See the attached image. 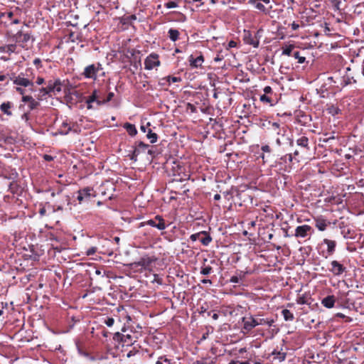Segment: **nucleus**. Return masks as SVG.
<instances>
[{
    "mask_svg": "<svg viewBox=\"0 0 364 364\" xmlns=\"http://www.w3.org/2000/svg\"><path fill=\"white\" fill-rule=\"evenodd\" d=\"M124 127L126 129L128 134L132 136H134L137 134V130L134 124L130 123H125Z\"/></svg>",
    "mask_w": 364,
    "mask_h": 364,
    "instance_id": "473e14b6",
    "label": "nucleus"
},
{
    "mask_svg": "<svg viewBox=\"0 0 364 364\" xmlns=\"http://www.w3.org/2000/svg\"><path fill=\"white\" fill-rule=\"evenodd\" d=\"M92 189H90V188H85L82 191H80L78 192V195L77 196V200L81 202L85 198H86L87 197H89L91 195H92Z\"/></svg>",
    "mask_w": 364,
    "mask_h": 364,
    "instance_id": "bb28decb",
    "label": "nucleus"
},
{
    "mask_svg": "<svg viewBox=\"0 0 364 364\" xmlns=\"http://www.w3.org/2000/svg\"><path fill=\"white\" fill-rule=\"evenodd\" d=\"M33 65H35L37 68H41L42 67V64H41V60L40 58H36L33 60Z\"/></svg>",
    "mask_w": 364,
    "mask_h": 364,
    "instance_id": "4d7b16f0",
    "label": "nucleus"
},
{
    "mask_svg": "<svg viewBox=\"0 0 364 364\" xmlns=\"http://www.w3.org/2000/svg\"><path fill=\"white\" fill-rule=\"evenodd\" d=\"M146 225L156 228L159 230H164L166 228L164 220L160 215L155 216L154 219L141 223L140 227H143Z\"/></svg>",
    "mask_w": 364,
    "mask_h": 364,
    "instance_id": "0eeeda50",
    "label": "nucleus"
},
{
    "mask_svg": "<svg viewBox=\"0 0 364 364\" xmlns=\"http://www.w3.org/2000/svg\"><path fill=\"white\" fill-rule=\"evenodd\" d=\"M243 41L254 48H257L259 45V40L256 34H252L250 31L244 30Z\"/></svg>",
    "mask_w": 364,
    "mask_h": 364,
    "instance_id": "9b49d317",
    "label": "nucleus"
},
{
    "mask_svg": "<svg viewBox=\"0 0 364 364\" xmlns=\"http://www.w3.org/2000/svg\"><path fill=\"white\" fill-rule=\"evenodd\" d=\"M323 242L327 245V252L329 255H331L334 252L336 246V241L331 240L328 239H324Z\"/></svg>",
    "mask_w": 364,
    "mask_h": 364,
    "instance_id": "393cba45",
    "label": "nucleus"
},
{
    "mask_svg": "<svg viewBox=\"0 0 364 364\" xmlns=\"http://www.w3.org/2000/svg\"><path fill=\"white\" fill-rule=\"evenodd\" d=\"M136 19V16L134 14L124 16L122 18V23L124 24H132L133 21H135Z\"/></svg>",
    "mask_w": 364,
    "mask_h": 364,
    "instance_id": "37998d69",
    "label": "nucleus"
},
{
    "mask_svg": "<svg viewBox=\"0 0 364 364\" xmlns=\"http://www.w3.org/2000/svg\"><path fill=\"white\" fill-rule=\"evenodd\" d=\"M213 269L210 266H203L200 269V274L203 275H208L211 273Z\"/></svg>",
    "mask_w": 364,
    "mask_h": 364,
    "instance_id": "de8ad7c7",
    "label": "nucleus"
},
{
    "mask_svg": "<svg viewBox=\"0 0 364 364\" xmlns=\"http://www.w3.org/2000/svg\"><path fill=\"white\" fill-rule=\"evenodd\" d=\"M281 313L286 321H291L294 319V314L288 309H283Z\"/></svg>",
    "mask_w": 364,
    "mask_h": 364,
    "instance_id": "e433bc0d",
    "label": "nucleus"
},
{
    "mask_svg": "<svg viewBox=\"0 0 364 364\" xmlns=\"http://www.w3.org/2000/svg\"><path fill=\"white\" fill-rule=\"evenodd\" d=\"M21 119L25 121L26 122H28L30 119V112H25L21 115Z\"/></svg>",
    "mask_w": 364,
    "mask_h": 364,
    "instance_id": "6e6d98bb",
    "label": "nucleus"
},
{
    "mask_svg": "<svg viewBox=\"0 0 364 364\" xmlns=\"http://www.w3.org/2000/svg\"><path fill=\"white\" fill-rule=\"evenodd\" d=\"M262 151L263 153H270L271 152V148L268 145H264L261 147Z\"/></svg>",
    "mask_w": 364,
    "mask_h": 364,
    "instance_id": "13d9d810",
    "label": "nucleus"
},
{
    "mask_svg": "<svg viewBox=\"0 0 364 364\" xmlns=\"http://www.w3.org/2000/svg\"><path fill=\"white\" fill-rule=\"evenodd\" d=\"M260 101L263 102H267L271 103L272 102V98L268 97L267 95L264 94L260 96Z\"/></svg>",
    "mask_w": 364,
    "mask_h": 364,
    "instance_id": "8fccbe9b",
    "label": "nucleus"
},
{
    "mask_svg": "<svg viewBox=\"0 0 364 364\" xmlns=\"http://www.w3.org/2000/svg\"><path fill=\"white\" fill-rule=\"evenodd\" d=\"M326 109L327 113L332 116L337 115L341 112V110L333 104H327Z\"/></svg>",
    "mask_w": 364,
    "mask_h": 364,
    "instance_id": "a878e982",
    "label": "nucleus"
},
{
    "mask_svg": "<svg viewBox=\"0 0 364 364\" xmlns=\"http://www.w3.org/2000/svg\"><path fill=\"white\" fill-rule=\"evenodd\" d=\"M11 38L16 44L26 49L31 47L34 41V38L32 36L31 33L25 31L23 28L14 34Z\"/></svg>",
    "mask_w": 364,
    "mask_h": 364,
    "instance_id": "7ed1b4c3",
    "label": "nucleus"
},
{
    "mask_svg": "<svg viewBox=\"0 0 364 364\" xmlns=\"http://www.w3.org/2000/svg\"><path fill=\"white\" fill-rule=\"evenodd\" d=\"M114 92H109L107 94V96L106 98L103 97V101H105V104L111 101L112 100V98L114 97Z\"/></svg>",
    "mask_w": 364,
    "mask_h": 364,
    "instance_id": "864d4df0",
    "label": "nucleus"
},
{
    "mask_svg": "<svg viewBox=\"0 0 364 364\" xmlns=\"http://www.w3.org/2000/svg\"><path fill=\"white\" fill-rule=\"evenodd\" d=\"M282 55L287 56H293L294 52L296 51V46L294 44H285L282 47Z\"/></svg>",
    "mask_w": 364,
    "mask_h": 364,
    "instance_id": "a211bd4d",
    "label": "nucleus"
},
{
    "mask_svg": "<svg viewBox=\"0 0 364 364\" xmlns=\"http://www.w3.org/2000/svg\"><path fill=\"white\" fill-rule=\"evenodd\" d=\"M168 38L171 41L175 42L178 40L180 33L178 30L174 28H170L168 31Z\"/></svg>",
    "mask_w": 364,
    "mask_h": 364,
    "instance_id": "2f4dec72",
    "label": "nucleus"
},
{
    "mask_svg": "<svg viewBox=\"0 0 364 364\" xmlns=\"http://www.w3.org/2000/svg\"><path fill=\"white\" fill-rule=\"evenodd\" d=\"M309 299L310 298L306 294H303L301 296H298V298L296 299V303L301 305L309 304Z\"/></svg>",
    "mask_w": 364,
    "mask_h": 364,
    "instance_id": "79ce46f5",
    "label": "nucleus"
},
{
    "mask_svg": "<svg viewBox=\"0 0 364 364\" xmlns=\"http://www.w3.org/2000/svg\"><path fill=\"white\" fill-rule=\"evenodd\" d=\"M284 23L285 25H287V21H285L284 22ZM288 26H291V29H292L293 31H296V30H298V29L299 28V27H300V26H304V23H301V24H299V23H297V22H296V21H293V22H292V23H288Z\"/></svg>",
    "mask_w": 364,
    "mask_h": 364,
    "instance_id": "49530a36",
    "label": "nucleus"
},
{
    "mask_svg": "<svg viewBox=\"0 0 364 364\" xmlns=\"http://www.w3.org/2000/svg\"><path fill=\"white\" fill-rule=\"evenodd\" d=\"M36 83L38 85H43L45 83V80L42 77H38Z\"/></svg>",
    "mask_w": 364,
    "mask_h": 364,
    "instance_id": "680f3d73",
    "label": "nucleus"
},
{
    "mask_svg": "<svg viewBox=\"0 0 364 364\" xmlns=\"http://www.w3.org/2000/svg\"><path fill=\"white\" fill-rule=\"evenodd\" d=\"M271 356H272V360L275 361H278L279 363L282 362L286 358V353L274 350L272 353Z\"/></svg>",
    "mask_w": 364,
    "mask_h": 364,
    "instance_id": "5701e85b",
    "label": "nucleus"
},
{
    "mask_svg": "<svg viewBox=\"0 0 364 364\" xmlns=\"http://www.w3.org/2000/svg\"><path fill=\"white\" fill-rule=\"evenodd\" d=\"M360 72L364 77V59L363 60L361 65H360Z\"/></svg>",
    "mask_w": 364,
    "mask_h": 364,
    "instance_id": "774afa93",
    "label": "nucleus"
},
{
    "mask_svg": "<svg viewBox=\"0 0 364 364\" xmlns=\"http://www.w3.org/2000/svg\"><path fill=\"white\" fill-rule=\"evenodd\" d=\"M224 193L226 196L230 195L231 196H233L235 194V190L233 189V187L232 186L231 189L230 191H227L224 192Z\"/></svg>",
    "mask_w": 364,
    "mask_h": 364,
    "instance_id": "69168bd1",
    "label": "nucleus"
},
{
    "mask_svg": "<svg viewBox=\"0 0 364 364\" xmlns=\"http://www.w3.org/2000/svg\"><path fill=\"white\" fill-rule=\"evenodd\" d=\"M71 130V127L67 120L63 122L62 124L59 128V133L60 134H67Z\"/></svg>",
    "mask_w": 364,
    "mask_h": 364,
    "instance_id": "7c9ffc66",
    "label": "nucleus"
},
{
    "mask_svg": "<svg viewBox=\"0 0 364 364\" xmlns=\"http://www.w3.org/2000/svg\"><path fill=\"white\" fill-rule=\"evenodd\" d=\"M264 92L265 95L271 94L272 92V89L270 86H266L264 88Z\"/></svg>",
    "mask_w": 364,
    "mask_h": 364,
    "instance_id": "e2e57ef3",
    "label": "nucleus"
},
{
    "mask_svg": "<svg viewBox=\"0 0 364 364\" xmlns=\"http://www.w3.org/2000/svg\"><path fill=\"white\" fill-rule=\"evenodd\" d=\"M35 74L33 70L31 68H27L25 72H21L17 76L14 77L13 82L18 85V87H29V90L33 92V80Z\"/></svg>",
    "mask_w": 364,
    "mask_h": 364,
    "instance_id": "f03ea898",
    "label": "nucleus"
},
{
    "mask_svg": "<svg viewBox=\"0 0 364 364\" xmlns=\"http://www.w3.org/2000/svg\"><path fill=\"white\" fill-rule=\"evenodd\" d=\"M315 226L320 231H324L326 228L331 224L329 221L323 217H318L314 219Z\"/></svg>",
    "mask_w": 364,
    "mask_h": 364,
    "instance_id": "4468645a",
    "label": "nucleus"
},
{
    "mask_svg": "<svg viewBox=\"0 0 364 364\" xmlns=\"http://www.w3.org/2000/svg\"><path fill=\"white\" fill-rule=\"evenodd\" d=\"M330 272L335 276H340L346 271V267L338 261L333 260L331 263Z\"/></svg>",
    "mask_w": 364,
    "mask_h": 364,
    "instance_id": "ddd939ff",
    "label": "nucleus"
},
{
    "mask_svg": "<svg viewBox=\"0 0 364 364\" xmlns=\"http://www.w3.org/2000/svg\"><path fill=\"white\" fill-rule=\"evenodd\" d=\"M156 261V258L154 257H143L140 259V260L138 262V265L144 267V268H149L152 263H154Z\"/></svg>",
    "mask_w": 364,
    "mask_h": 364,
    "instance_id": "f3484780",
    "label": "nucleus"
},
{
    "mask_svg": "<svg viewBox=\"0 0 364 364\" xmlns=\"http://www.w3.org/2000/svg\"><path fill=\"white\" fill-rule=\"evenodd\" d=\"M223 59V55L220 53H219L217 54L216 57L214 58V60L215 62H218V61L222 60Z\"/></svg>",
    "mask_w": 364,
    "mask_h": 364,
    "instance_id": "0e129e2a",
    "label": "nucleus"
},
{
    "mask_svg": "<svg viewBox=\"0 0 364 364\" xmlns=\"http://www.w3.org/2000/svg\"><path fill=\"white\" fill-rule=\"evenodd\" d=\"M202 233L203 235H204V237H201L200 239V242L205 245V246H208L210 242L212 241V237H210V235L209 234H208L207 232L205 231H202Z\"/></svg>",
    "mask_w": 364,
    "mask_h": 364,
    "instance_id": "c9c22d12",
    "label": "nucleus"
},
{
    "mask_svg": "<svg viewBox=\"0 0 364 364\" xmlns=\"http://www.w3.org/2000/svg\"><path fill=\"white\" fill-rule=\"evenodd\" d=\"M296 144L304 148L309 149V139L308 137L303 136L297 139Z\"/></svg>",
    "mask_w": 364,
    "mask_h": 364,
    "instance_id": "ea45409f",
    "label": "nucleus"
},
{
    "mask_svg": "<svg viewBox=\"0 0 364 364\" xmlns=\"http://www.w3.org/2000/svg\"><path fill=\"white\" fill-rule=\"evenodd\" d=\"M114 323V319L113 318H107L105 320V323L108 326V327H111L113 326Z\"/></svg>",
    "mask_w": 364,
    "mask_h": 364,
    "instance_id": "5fc2aeb1",
    "label": "nucleus"
},
{
    "mask_svg": "<svg viewBox=\"0 0 364 364\" xmlns=\"http://www.w3.org/2000/svg\"><path fill=\"white\" fill-rule=\"evenodd\" d=\"M356 80L353 78V77H350L349 75H344L342 79V82L341 85L342 87H346L347 85H351L353 83H355Z\"/></svg>",
    "mask_w": 364,
    "mask_h": 364,
    "instance_id": "f704fd0d",
    "label": "nucleus"
},
{
    "mask_svg": "<svg viewBox=\"0 0 364 364\" xmlns=\"http://www.w3.org/2000/svg\"><path fill=\"white\" fill-rule=\"evenodd\" d=\"M305 171L306 173L312 176V178L309 177L307 178V179L313 180L314 181H316L318 179L316 178V176L321 173V170L317 167H315L314 168H307Z\"/></svg>",
    "mask_w": 364,
    "mask_h": 364,
    "instance_id": "b1692460",
    "label": "nucleus"
},
{
    "mask_svg": "<svg viewBox=\"0 0 364 364\" xmlns=\"http://www.w3.org/2000/svg\"><path fill=\"white\" fill-rule=\"evenodd\" d=\"M14 13L12 11L2 13L0 16L1 18H6L10 21V24H18L20 20L18 18H14Z\"/></svg>",
    "mask_w": 364,
    "mask_h": 364,
    "instance_id": "4be33fe9",
    "label": "nucleus"
},
{
    "mask_svg": "<svg viewBox=\"0 0 364 364\" xmlns=\"http://www.w3.org/2000/svg\"><path fill=\"white\" fill-rule=\"evenodd\" d=\"M230 282L232 283H238L239 282V279L237 276H232L231 277L230 279Z\"/></svg>",
    "mask_w": 364,
    "mask_h": 364,
    "instance_id": "338daca9",
    "label": "nucleus"
},
{
    "mask_svg": "<svg viewBox=\"0 0 364 364\" xmlns=\"http://www.w3.org/2000/svg\"><path fill=\"white\" fill-rule=\"evenodd\" d=\"M63 84V83L60 78L51 80V87L54 95L61 92Z\"/></svg>",
    "mask_w": 364,
    "mask_h": 364,
    "instance_id": "6ab92c4d",
    "label": "nucleus"
},
{
    "mask_svg": "<svg viewBox=\"0 0 364 364\" xmlns=\"http://www.w3.org/2000/svg\"><path fill=\"white\" fill-rule=\"evenodd\" d=\"M181 2V0H175L172 1L166 2L164 6L167 9H173L178 6L179 4Z\"/></svg>",
    "mask_w": 364,
    "mask_h": 364,
    "instance_id": "a18cd8bd",
    "label": "nucleus"
},
{
    "mask_svg": "<svg viewBox=\"0 0 364 364\" xmlns=\"http://www.w3.org/2000/svg\"><path fill=\"white\" fill-rule=\"evenodd\" d=\"M189 62L190 66L193 68H201L202 64L204 62V58L201 54L199 56L196 57V58H194L193 56L191 55L189 57Z\"/></svg>",
    "mask_w": 364,
    "mask_h": 364,
    "instance_id": "dca6fc26",
    "label": "nucleus"
},
{
    "mask_svg": "<svg viewBox=\"0 0 364 364\" xmlns=\"http://www.w3.org/2000/svg\"><path fill=\"white\" fill-rule=\"evenodd\" d=\"M162 81H166L167 84L169 85L171 83L178 82L181 81V78L180 77L175 76H166L161 79Z\"/></svg>",
    "mask_w": 364,
    "mask_h": 364,
    "instance_id": "58836bf2",
    "label": "nucleus"
},
{
    "mask_svg": "<svg viewBox=\"0 0 364 364\" xmlns=\"http://www.w3.org/2000/svg\"><path fill=\"white\" fill-rule=\"evenodd\" d=\"M53 95H54L51 87V80H48L46 87H43L38 90L36 97L38 100H43L46 99L47 96L52 97Z\"/></svg>",
    "mask_w": 364,
    "mask_h": 364,
    "instance_id": "9d476101",
    "label": "nucleus"
},
{
    "mask_svg": "<svg viewBox=\"0 0 364 364\" xmlns=\"http://www.w3.org/2000/svg\"><path fill=\"white\" fill-rule=\"evenodd\" d=\"M16 50V44H9V45H4L0 47V52L1 53H6L9 55L15 53Z\"/></svg>",
    "mask_w": 364,
    "mask_h": 364,
    "instance_id": "cd10ccee",
    "label": "nucleus"
},
{
    "mask_svg": "<svg viewBox=\"0 0 364 364\" xmlns=\"http://www.w3.org/2000/svg\"><path fill=\"white\" fill-rule=\"evenodd\" d=\"M146 137L150 140L151 143H155L157 141L158 136L156 133L152 132L151 129H149Z\"/></svg>",
    "mask_w": 364,
    "mask_h": 364,
    "instance_id": "c03bdc74",
    "label": "nucleus"
},
{
    "mask_svg": "<svg viewBox=\"0 0 364 364\" xmlns=\"http://www.w3.org/2000/svg\"><path fill=\"white\" fill-rule=\"evenodd\" d=\"M330 2L333 4L335 10L340 9L341 1L340 0H329Z\"/></svg>",
    "mask_w": 364,
    "mask_h": 364,
    "instance_id": "09e8293b",
    "label": "nucleus"
},
{
    "mask_svg": "<svg viewBox=\"0 0 364 364\" xmlns=\"http://www.w3.org/2000/svg\"><path fill=\"white\" fill-rule=\"evenodd\" d=\"M85 102L88 109L92 108V103L93 102H96L97 106L105 105V101H103V93L100 90H94L92 94L87 97Z\"/></svg>",
    "mask_w": 364,
    "mask_h": 364,
    "instance_id": "39448f33",
    "label": "nucleus"
},
{
    "mask_svg": "<svg viewBox=\"0 0 364 364\" xmlns=\"http://www.w3.org/2000/svg\"><path fill=\"white\" fill-rule=\"evenodd\" d=\"M159 58V55L157 53H151L149 54L144 60V68L150 70L160 66L161 62Z\"/></svg>",
    "mask_w": 364,
    "mask_h": 364,
    "instance_id": "6e6552de",
    "label": "nucleus"
},
{
    "mask_svg": "<svg viewBox=\"0 0 364 364\" xmlns=\"http://www.w3.org/2000/svg\"><path fill=\"white\" fill-rule=\"evenodd\" d=\"M311 227L308 225H303L296 227L294 236L296 237L304 238L311 235Z\"/></svg>",
    "mask_w": 364,
    "mask_h": 364,
    "instance_id": "f8f14e48",
    "label": "nucleus"
},
{
    "mask_svg": "<svg viewBox=\"0 0 364 364\" xmlns=\"http://www.w3.org/2000/svg\"><path fill=\"white\" fill-rule=\"evenodd\" d=\"M216 358H203L200 360H196L194 364H215Z\"/></svg>",
    "mask_w": 364,
    "mask_h": 364,
    "instance_id": "72a5a7b5",
    "label": "nucleus"
},
{
    "mask_svg": "<svg viewBox=\"0 0 364 364\" xmlns=\"http://www.w3.org/2000/svg\"><path fill=\"white\" fill-rule=\"evenodd\" d=\"M269 129H271L272 132H275L277 134H280L282 131H285V127H283L282 128H281L279 123L273 122L272 123Z\"/></svg>",
    "mask_w": 364,
    "mask_h": 364,
    "instance_id": "4c0bfd02",
    "label": "nucleus"
},
{
    "mask_svg": "<svg viewBox=\"0 0 364 364\" xmlns=\"http://www.w3.org/2000/svg\"><path fill=\"white\" fill-rule=\"evenodd\" d=\"M103 70L102 65L97 62L95 63H92L87 65L83 72L82 73V75L85 79H92L94 80H97V73L100 71Z\"/></svg>",
    "mask_w": 364,
    "mask_h": 364,
    "instance_id": "20e7f679",
    "label": "nucleus"
},
{
    "mask_svg": "<svg viewBox=\"0 0 364 364\" xmlns=\"http://www.w3.org/2000/svg\"><path fill=\"white\" fill-rule=\"evenodd\" d=\"M203 235L202 232H198V233L193 234V235H191L190 239H191L192 241L195 242V241H196V240H200V235Z\"/></svg>",
    "mask_w": 364,
    "mask_h": 364,
    "instance_id": "3c124183",
    "label": "nucleus"
},
{
    "mask_svg": "<svg viewBox=\"0 0 364 364\" xmlns=\"http://www.w3.org/2000/svg\"><path fill=\"white\" fill-rule=\"evenodd\" d=\"M156 364H176V362L167 355H161L158 358Z\"/></svg>",
    "mask_w": 364,
    "mask_h": 364,
    "instance_id": "c85d7f7f",
    "label": "nucleus"
},
{
    "mask_svg": "<svg viewBox=\"0 0 364 364\" xmlns=\"http://www.w3.org/2000/svg\"><path fill=\"white\" fill-rule=\"evenodd\" d=\"M335 301L336 299L334 296L329 295L321 300V304L326 308L331 309L334 306Z\"/></svg>",
    "mask_w": 364,
    "mask_h": 364,
    "instance_id": "412c9836",
    "label": "nucleus"
},
{
    "mask_svg": "<svg viewBox=\"0 0 364 364\" xmlns=\"http://www.w3.org/2000/svg\"><path fill=\"white\" fill-rule=\"evenodd\" d=\"M242 322L243 323V329L247 332H250L257 326L267 325L271 327L273 326L274 321L272 318H264L262 317V314H257L243 317Z\"/></svg>",
    "mask_w": 364,
    "mask_h": 364,
    "instance_id": "f257e3e1",
    "label": "nucleus"
},
{
    "mask_svg": "<svg viewBox=\"0 0 364 364\" xmlns=\"http://www.w3.org/2000/svg\"><path fill=\"white\" fill-rule=\"evenodd\" d=\"M97 252V247H92L87 250L86 255L87 256H91L94 255Z\"/></svg>",
    "mask_w": 364,
    "mask_h": 364,
    "instance_id": "603ef678",
    "label": "nucleus"
},
{
    "mask_svg": "<svg viewBox=\"0 0 364 364\" xmlns=\"http://www.w3.org/2000/svg\"><path fill=\"white\" fill-rule=\"evenodd\" d=\"M250 4L257 9L259 10L260 11L267 14L269 11V9L272 8V6H269V8H266V6L264 5V4L261 3L258 0H251Z\"/></svg>",
    "mask_w": 364,
    "mask_h": 364,
    "instance_id": "aec40b11",
    "label": "nucleus"
},
{
    "mask_svg": "<svg viewBox=\"0 0 364 364\" xmlns=\"http://www.w3.org/2000/svg\"><path fill=\"white\" fill-rule=\"evenodd\" d=\"M43 158L45 161H51L54 159V157L50 156V155H48V154H44L43 156Z\"/></svg>",
    "mask_w": 364,
    "mask_h": 364,
    "instance_id": "bf43d9fd",
    "label": "nucleus"
},
{
    "mask_svg": "<svg viewBox=\"0 0 364 364\" xmlns=\"http://www.w3.org/2000/svg\"><path fill=\"white\" fill-rule=\"evenodd\" d=\"M14 107V104L11 102L6 101L4 102L0 105V111L6 114L8 117L12 116V108Z\"/></svg>",
    "mask_w": 364,
    "mask_h": 364,
    "instance_id": "2eb2a0df",
    "label": "nucleus"
},
{
    "mask_svg": "<svg viewBox=\"0 0 364 364\" xmlns=\"http://www.w3.org/2000/svg\"><path fill=\"white\" fill-rule=\"evenodd\" d=\"M292 57L296 59L297 62L300 64H302L306 61V57L301 55V52L298 50H296V51L294 52Z\"/></svg>",
    "mask_w": 364,
    "mask_h": 364,
    "instance_id": "a19ab883",
    "label": "nucleus"
},
{
    "mask_svg": "<svg viewBox=\"0 0 364 364\" xmlns=\"http://www.w3.org/2000/svg\"><path fill=\"white\" fill-rule=\"evenodd\" d=\"M149 147V144H144L142 141L138 143V144L134 147V150L129 154L128 156L132 161H136L137 157L141 154L146 153V150Z\"/></svg>",
    "mask_w": 364,
    "mask_h": 364,
    "instance_id": "1a4fd4ad",
    "label": "nucleus"
},
{
    "mask_svg": "<svg viewBox=\"0 0 364 364\" xmlns=\"http://www.w3.org/2000/svg\"><path fill=\"white\" fill-rule=\"evenodd\" d=\"M39 214L41 217L46 215V208L45 206H42L39 209Z\"/></svg>",
    "mask_w": 364,
    "mask_h": 364,
    "instance_id": "052dcab7",
    "label": "nucleus"
},
{
    "mask_svg": "<svg viewBox=\"0 0 364 364\" xmlns=\"http://www.w3.org/2000/svg\"><path fill=\"white\" fill-rule=\"evenodd\" d=\"M114 338H120L122 341L126 343L127 345L132 343V336L127 335H122L120 333L117 332L114 334Z\"/></svg>",
    "mask_w": 364,
    "mask_h": 364,
    "instance_id": "c756f323",
    "label": "nucleus"
},
{
    "mask_svg": "<svg viewBox=\"0 0 364 364\" xmlns=\"http://www.w3.org/2000/svg\"><path fill=\"white\" fill-rule=\"evenodd\" d=\"M16 91L22 95L21 101L23 102H28V107L30 110L36 109L40 106L39 100H36L31 95H25V89L21 87H16Z\"/></svg>",
    "mask_w": 364,
    "mask_h": 364,
    "instance_id": "423d86ee",
    "label": "nucleus"
}]
</instances>
